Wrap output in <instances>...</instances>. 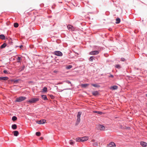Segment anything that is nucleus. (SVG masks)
I'll return each mask as SVG.
<instances>
[{"label":"nucleus","instance_id":"nucleus-1","mask_svg":"<svg viewBox=\"0 0 147 147\" xmlns=\"http://www.w3.org/2000/svg\"><path fill=\"white\" fill-rule=\"evenodd\" d=\"M82 114V112H78V114L77 116V119L76 120V122L75 123V125L77 126L78 125L80 121V117Z\"/></svg>","mask_w":147,"mask_h":147},{"label":"nucleus","instance_id":"nucleus-2","mask_svg":"<svg viewBox=\"0 0 147 147\" xmlns=\"http://www.w3.org/2000/svg\"><path fill=\"white\" fill-rule=\"evenodd\" d=\"M26 98V97L25 96H20L16 99L15 102H20L25 100Z\"/></svg>","mask_w":147,"mask_h":147},{"label":"nucleus","instance_id":"nucleus-3","mask_svg":"<svg viewBox=\"0 0 147 147\" xmlns=\"http://www.w3.org/2000/svg\"><path fill=\"white\" fill-rule=\"evenodd\" d=\"M39 100V99L38 98H32L30 100H27L26 102L30 103H34L38 101Z\"/></svg>","mask_w":147,"mask_h":147},{"label":"nucleus","instance_id":"nucleus-4","mask_svg":"<svg viewBox=\"0 0 147 147\" xmlns=\"http://www.w3.org/2000/svg\"><path fill=\"white\" fill-rule=\"evenodd\" d=\"M97 128L100 131L105 130V126L103 125L100 124L98 125L97 126Z\"/></svg>","mask_w":147,"mask_h":147},{"label":"nucleus","instance_id":"nucleus-5","mask_svg":"<svg viewBox=\"0 0 147 147\" xmlns=\"http://www.w3.org/2000/svg\"><path fill=\"white\" fill-rule=\"evenodd\" d=\"M54 54L57 56H61L63 55L62 53L60 51H55L54 52Z\"/></svg>","mask_w":147,"mask_h":147},{"label":"nucleus","instance_id":"nucleus-6","mask_svg":"<svg viewBox=\"0 0 147 147\" xmlns=\"http://www.w3.org/2000/svg\"><path fill=\"white\" fill-rule=\"evenodd\" d=\"M99 51L98 50L92 51L90 52L89 54L90 55H96L99 54Z\"/></svg>","mask_w":147,"mask_h":147},{"label":"nucleus","instance_id":"nucleus-7","mask_svg":"<svg viewBox=\"0 0 147 147\" xmlns=\"http://www.w3.org/2000/svg\"><path fill=\"white\" fill-rule=\"evenodd\" d=\"M46 122V120L45 119H42L36 121V123L38 124H43Z\"/></svg>","mask_w":147,"mask_h":147},{"label":"nucleus","instance_id":"nucleus-8","mask_svg":"<svg viewBox=\"0 0 147 147\" xmlns=\"http://www.w3.org/2000/svg\"><path fill=\"white\" fill-rule=\"evenodd\" d=\"M67 27L68 30L69 31H73L75 30V28L72 25L69 24L67 26Z\"/></svg>","mask_w":147,"mask_h":147},{"label":"nucleus","instance_id":"nucleus-9","mask_svg":"<svg viewBox=\"0 0 147 147\" xmlns=\"http://www.w3.org/2000/svg\"><path fill=\"white\" fill-rule=\"evenodd\" d=\"M115 144L112 142H110L107 145V147H115Z\"/></svg>","mask_w":147,"mask_h":147},{"label":"nucleus","instance_id":"nucleus-10","mask_svg":"<svg viewBox=\"0 0 147 147\" xmlns=\"http://www.w3.org/2000/svg\"><path fill=\"white\" fill-rule=\"evenodd\" d=\"M140 144L143 147H147V143L141 141L140 142Z\"/></svg>","mask_w":147,"mask_h":147},{"label":"nucleus","instance_id":"nucleus-11","mask_svg":"<svg viewBox=\"0 0 147 147\" xmlns=\"http://www.w3.org/2000/svg\"><path fill=\"white\" fill-rule=\"evenodd\" d=\"M20 80L19 79H17L16 80L14 79H11L9 81L11 82H13L14 84H16L18 83V82Z\"/></svg>","mask_w":147,"mask_h":147},{"label":"nucleus","instance_id":"nucleus-12","mask_svg":"<svg viewBox=\"0 0 147 147\" xmlns=\"http://www.w3.org/2000/svg\"><path fill=\"white\" fill-rule=\"evenodd\" d=\"M9 79V78L7 77H0V81L3 80L6 81Z\"/></svg>","mask_w":147,"mask_h":147},{"label":"nucleus","instance_id":"nucleus-13","mask_svg":"<svg viewBox=\"0 0 147 147\" xmlns=\"http://www.w3.org/2000/svg\"><path fill=\"white\" fill-rule=\"evenodd\" d=\"M88 139V137L84 136L81 138V142H83L85 141H86Z\"/></svg>","mask_w":147,"mask_h":147},{"label":"nucleus","instance_id":"nucleus-14","mask_svg":"<svg viewBox=\"0 0 147 147\" xmlns=\"http://www.w3.org/2000/svg\"><path fill=\"white\" fill-rule=\"evenodd\" d=\"M89 85V84H82L80 86L82 88H86Z\"/></svg>","mask_w":147,"mask_h":147},{"label":"nucleus","instance_id":"nucleus-15","mask_svg":"<svg viewBox=\"0 0 147 147\" xmlns=\"http://www.w3.org/2000/svg\"><path fill=\"white\" fill-rule=\"evenodd\" d=\"M92 94L93 96H96L99 94V93L98 91H96L93 92Z\"/></svg>","mask_w":147,"mask_h":147},{"label":"nucleus","instance_id":"nucleus-16","mask_svg":"<svg viewBox=\"0 0 147 147\" xmlns=\"http://www.w3.org/2000/svg\"><path fill=\"white\" fill-rule=\"evenodd\" d=\"M118 88L117 86L116 85H114L111 87L110 88L113 90H117Z\"/></svg>","mask_w":147,"mask_h":147},{"label":"nucleus","instance_id":"nucleus-17","mask_svg":"<svg viewBox=\"0 0 147 147\" xmlns=\"http://www.w3.org/2000/svg\"><path fill=\"white\" fill-rule=\"evenodd\" d=\"M95 57L94 56H91L89 59V60L90 61L92 62L93 60H95Z\"/></svg>","mask_w":147,"mask_h":147},{"label":"nucleus","instance_id":"nucleus-18","mask_svg":"<svg viewBox=\"0 0 147 147\" xmlns=\"http://www.w3.org/2000/svg\"><path fill=\"white\" fill-rule=\"evenodd\" d=\"M42 98L45 100H48L47 96L45 95H41Z\"/></svg>","mask_w":147,"mask_h":147},{"label":"nucleus","instance_id":"nucleus-19","mask_svg":"<svg viewBox=\"0 0 147 147\" xmlns=\"http://www.w3.org/2000/svg\"><path fill=\"white\" fill-rule=\"evenodd\" d=\"M6 39L5 35L3 34H0V39L2 40H5Z\"/></svg>","mask_w":147,"mask_h":147},{"label":"nucleus","instance_id":"nucleus-20","mask_svg":"<svg viewBox=\"0 0 147 147\" xmlns=\"http://www.w3.org/2000/svg\"><path fill=\"white\" fill-rule=\"evenodd\" d=\"M13 134L14 135L16 136H18L19 134V132L18 131L16 130L13 131Z\"/></svg>","mask_w":147,"mask_h":147},{"label":"nucleus","instance_id":"nucleus-21","mask_svg":"<svg viewBox=\"0 0 147 147\" xmlns=\"http://www.w3.org/2000/svg\"><path fill=\"white\" fill-rule=\"evenodd\" d=\"M91 85L92 86H94V87L97 88H99L100 87V86L98 85V84H91Z\"/></svg>","mask_w":147,"mask_h":147},{"label":"nucleus","instance_id":"nucleus-22","mask_svg":"<svg viewBox=\"0 0 147 147\" xmlns=\"http://www.w3.org/2000/svg\"><path fill=\"white\" fill-rule=\"evenodd\" d=\"M11 128L14 130L16 129L17 128V126L16 124H13L11 126Z\"/></svg>","mask_w":147,"mask_h":147},{"label":"nucleus","instance_id":"nucleus-23","mask_svg":"<svg viewBox=\"0 0 147 147\" xmlns=\"http://www.w3.org/2000/svg\"><path fill=\"white\" fill-rule=\"evenodd\" d=\"M121 20L120 18H117L116 19L115 23L116 24H118L120 22Z\"/></svg>","mask_w":147,"mask_h":147},{"label":"nucleus","instance_id":"nucleus-24","mask_svg":"<svg viewBox=\"0 0 147 147\" xmlns=\"http://www.w3.org/2000/svg\"><path fill=\"white\" fill-rule=\"evenodd\" d=\"M6 46L7 44L5 43H4L2 45H1L0 47V48L1 49L4 48L6 47Z\"/></svg>","mask_w":147,"mask_h":147},{"label":"nucleus","instance_id":"nucleus-25","mask_svg":"<svg viewBox=\"0 0 147 147\" xmlns=\"http://www.w3.org/2000/svg\"><path fill=\"white\" fill-rule=\"evenodd\" d=\"M42 90V92H47V88L46 87H44Z\"/></svg>","mask_w":147,"mask_h":147},{"label":"nucleus","instance_id":"nucleus-26","mask_svg":"<svg viewBox=\"0 0 147 147\" xmlns=\"http://www.w3.org/2000/svg\"><path fill=\"white\" fill-rule=\"evenodd\" d=\"M17 59L18 60V61H17V62L19 63H20L21 61L20 60L22 59L21 57L18 56L17 58Z\"/></svg>","mask_w":147,"mask_h":147},{"label":"nucleus","instance_id":"nucleus-27","mask_svg":"<svg viewBox=\"0 0 147 147\" xmlns=\"http://www.w3.org/2000/svg\"><path fill=\"white\" fill-rule=\"evenodd\" d=\"M17 119V117L16 116H13L12 118V120L13 121H15Z\"/></svg>","mask_w":147,"mask_h":147},{"label":"nucleus","instance_id":"nucleus-28","mask_svg":"<svg viewBox=\"0 0 147 147\" xmlns=\"http://www.w3.org/2000/svg\"><path fill=\"white\" fill-rule=\"evenodd\" d=\"M13 26L15 28H17L19 26V24L17 22L14 23L13 24Z\"/></svg>","mask_w":147,"mask_h":147},{"label":"nucleus","instance_id":"nucleus-29","mask_svg":"<svg viewBox=\"0 0 147 147\" xmlns=\"http://www.w3.org/2000/svg\"><path fill=\"white\" fill-rule=\"evenodd\" d=\"M72 67V66L71 65H69L67 66L66 67V68L67 69H69L71 68Z\"/></svg>","mask_w":147,"mask_h":147},{"label":"nucleus","instance_id":"nucleus-30","mask_svg":"<svg viewBox=\"0 0 147 147\" xmlns=\"http://www.w3.org/2000/svg\"><path fill=\"white\" fill-rule=\"evenodd\" d=\"M69 143L71 145H73L75 143V142L72 140H71L69 141Z\"/></svg>","mask_w":147,"mask_h":147},{"label":"nucleus","instance_id":"nucleus-31","mask_svg":"<svg viewBox=\"0 0 147 147\" xmlns=\"http://www.w3.org/2000/svg\"><path fill=\"white\" fill-rule=\"evenodd\" d=\"M115 67L118 69H120L121 68V65L119 64H117L115 65Z\"/></svg>","mask_w":147,"mask_h":147},{"label":"nucleus","instance_id":"nucleus-32","mask_svg":"<svg viewBox=\"0 0 147 147\" xmlns=\"http://www.w3.org/2000/svg\"><path fill=\"white\" fill-rule=\"evenodd\" d=\"M81 138L78 137L76 139V140L77 142H81Z\"/></svg>","mask_w":147,"mask_h":147},{"label":"nucleus","instance_id":"nucleus-33","mask_svg":"<svg viewBox=\"0 0 147 147\" xmlns=\"http://www.w3.org/2000/svg\"><path fill=\"white\" fill-rule=\"evenodd\" d=\"M41 133L40 132H37L36 133V135L37 136H40Z\"/></svg>","mask_w":147,"mask_h":147},{"label":"nucleus","instance_id":"nucleus-34","mask_svg":"<svg viewBox=\"0 0 147 147\" xmlns=\"http://www.w3.org/2000/svg\"><path fill=\"white\" fill-rule=\"evenodd\" d=\"M65 82L68 83V84H71V86H72V84H71V82L70 81L67 80L66 81H65Z\"/></svg>","mask_w":147,"mask_h":147},{"label":"nucleus","instance_id":"nucleus-35","mask_svg":"<svg viewBox=\"0 0 147 147\" xmlns=\"http://www.w3.org/2000/svg\"><path fill=\"white\" fill-rule=\"evenodd\" d=\"M93 146H98V144L96 142H95L93 143Z\"/></svg>","mask_w":147,"mask_h":147},{"label":"nucleus","instance_id":"nucleus-36","mask_svg":"<svg viewBox=\"0 0 147 147\" xmlns=\"http://www.w3.org/2000/svg\"><path fill=\"white\" fill-rule=\"evenodd\" d=\"M25 68V66L24 65H23V66H22L21 68V71H23Z\"/></svg>","mask_w":147,"mask_h":147},{"label":"nucleus","instance_id":"nucleus-37","mask_svg":"<svg viewBox=\"0 0 147 147\" xmlns=\"http://www.w3.org/2000/svg\"><path fill=\"white\" fill-rule=\"evenodd\" d=\"M97 114L101 115L103 114V112L101 111H98Z\"/></svg>","mask_w":147,"mask_h":147},{"label":"nucleus","instance_id":"nucleus-38","mask_svg":"<svg viewBox=\"0 0 147 147\" xmlns=\"http://www.w3.org/2000/svg\"><path fill=\"white\" fill-rule=\"evenodd\" d=\"M121 61L124 62L125 61V60L124 58L123 57H122L121 58Z\"/></svg>","mask_w":147,"mask_h":147},{"label":"nucleus","instance_id":"nucleus-39","mask_svg":"<svg viewBox=\"0 0 147 147\" xmlns=\"http://www.w3.org/2000/svg\"><path fill=\"white\" fill-rule=\"evenodd\" d=\"M3 72L4 73H5V74H8V71L6 70H4L3 71Z\"/></svg>","mask_w":147,"mask_h":147},{"label":"nucleus","instance_id":"nucleus-40","mask_svg":"<svg viewBox=\"0 0 147 147\" xmlns=\"http://www.w3.org/2000/svg\"><path fill=\"white\" fill-rule=\"evenodd\" d=\"M50 97L52 99H54L55 98L54 96L52 94L50 95Z\"/></svg>","mask_w":147,"mask_h":147},{"label":"nucleus","instance_id":"nucleus-41","mask_svg":"<svg viewBox=\"0 0 147 147\" xmlns=\"http://www.w3.org/2000/svg\"><path fill=\"white\" fill-rule=\"evenodd\" d=\"M109 77H111L112 78H113L114 77V76L112 74H110V76H109Z\"/></svg>","mask_w":147,"mask_h":147},{"label":"nucleus","instance_id":"nucleus-42","mask_svg":"<svg viewBox=\"0 0 147 147\" xmlns=\"http://www.w3.org/2000/svg\"><path fill=\"white\" fill-rule=\"evenodd\" d=\"M44 6V4H41L40 5V6L41 7H43Z\"/></svg>","mask_w":147,"mask_h":147},{"label":"nucleus","instance_id":"nucleus-43","mask_svg":"<svg viewBox=\"0 0 147 147\" xmlns=\"http://www.w3.org/2000/svg\"><path fill=\"white\" fill-rule=\"evenodd\" d=\"M70 88H66V89H63V90H61V91H63V90H70Z\"/></svg>","mask_w":147,"mask_h":147},{"label":"nucleus","instance_id":"nucleus-44","mask_svg":"<svg viewBox=\"0 0 147 147\" xmlns=\"http://www.w3.org/2000/svg\"><path fill=\"white\" fill-rule=\"evenodd\" d=\"M23 47V45H20L19 47L20 48H21L22 47Z\"/></svg>","mask_w":147,"mask_h":147},{"label":"nucleus","instance_id":"nucleus-45","mask_svg":"<svg viewBox=\"0 0 147 147\" xmlns=\"http://www.w3.org/2000/svg\"><path fill=\"white\" fill-rule=\"evenodd\" d=\"M98 111H94V112L95 113H98Z\"/></svg>","mask_w":147,"mask_h":147},{"label":"nucleus","instance_id":"nucleus-46","mask_svg":"<svg viewBox=\"0 0 147 147\" xmlns=\"http://www.w3.org/2000/svg\"><path fill=\"white\" fill-rule=\"evenodd\" d=\"M135 69H136V70H137L140 69H139V68H135Z\"/></svg>","mask_w":147,"mask_h":147},{"label":"nucleus","instance_id":"nucleus-47","mask_svg":"<svg viewBox=\"0 0 147 147\" xmlns=\"http://www.w3.org/2000/svg\"><path fill=\"white\" fill-rule=\"evenodd\" d=\"M92 142H94V141H95V140H92Z\"/></svg>","mask_w":147,"mask_h":147},{"label":"nucleus","instance_id":"nucleus-48","mask_svg":"<svg viewBox=\"0 0 147 147\" xmlns=\"http://www.w3.org/2000/svg\"><path fill=\"white\" fill-rule=\"evenodd\" d=\"M19 47V46H16V48L17 47Z\"/></svg>","mask_w":147,"mask_h":147},{"label":"nucleus","instance_id":"nucleus-49","mask_svg":"<svg viewBox=\"0 0 147 147\" xmlns=\"http://www.w3.org/2000/svg\"><path fill=\"white\" fill-rule=\"evenodd\" d=\"M97 47H98V49H99L100 47L97 46Z\"/></svg>","mask_w":147,"mask_h":147},{"label":"nucleus","instance_id":"nucleus-50","mask_svg":"<svg viewBox=\"0 0 147 147\" xmlns=\"http://www.w3.org/2000/svg\"><path fill=\"white\" fill-rule=\"evenodd\" d=\"M146 97H147V93L146 94Z\"/></svg>","mask_w":147,"mask_h":147},{"label":"nucleus","instance_id":"nucleus-51","mask_svg":"<svg viewBox=\"0 0 147 147\" xmlns=\"http://www.w3.org/2000/svg\"><path fill=\"white\" fill-rule=\"evenodd\" d=\"M128 128H130L129 127H127V129H128Z\"/></svg>","mask_w":147,"mask_h":147},{"label":"nucleus","instance_id":"nucleus-52","mask_svg":"<svg viewBox=\"0 0 147 147\" xmlns=\"http://www.w3.org/2000/svg\"><path fill=\"white\" fill-rule=\"evenodd\" d=\"M41 139H43V138H42V137H41Z\"/></svg>","mask_w":147,"mask_h":147},{"label":"nucleus","instance_id":"nucleus-53","mask_svg":"<svg viewBox=\"0 0 147 147\" xmlns=\"http://www.w3.org/2000/svg\"><path fill=\"white\" fill-rule=\"evenodd\" d=\"M13 43V42H11V43Z\"/></svg>","mask_w":147,"mask_h":147}]
</instances>
